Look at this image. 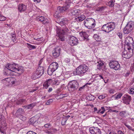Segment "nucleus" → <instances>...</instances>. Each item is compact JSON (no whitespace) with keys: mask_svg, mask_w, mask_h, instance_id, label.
<instances>
[{"mask_svg":"<svg viewBox=\"0 0 134 134\" xmlns=\"http://www.w3.org/2000/svg\"><path fill=\"white\" fill-rule=\"evenodd\" d=\"M67 96L66 94H60V95L58 96V97H59L58 99H62L63 97H66Z\"/></svg>","mask_w":134,"mask_h":134,"instance_id":"37998d69","label":"nucleus"},{"mask_svg":"<svg viewBox=\"0 0 134 134\" xmlns=\"http://www.w3.org/2000/svg\"><path fill=\"white\" fill-rule=\"evenodd\" d=\"M60 22L58 23L62 27H61V29H57V32L59 40L63 41L65 40L64 35L69 31V30L66 26V25L68 23V20L67 18L63 16L60 17Z\"/></svg>","mask_w":134,"mask_h":134,"instance_id":"f257e3e1","label":"nucleus"},{"mask_svg":"<svg viewBox=\"0 0 134 134\" xmlns=\"http://www.w3.org/2000/svg\"><path fill=\"white\" fill-rule=\"evenodd\" d=\"M35 103H32L28 105L27 106V109H31L35 107Z\"/></svg>","mask_w":134,"mask_h":134,"instance_id":"c9c22d12","label":"nucleus"},{"mask_svg":"<svg viewBox=\"0 0 134 134\" xmlns=\"http://www.w3.org/2000/svg\"><path fill=\"white\" fill-rule=\"evenodd\" d=\"M18 118L23 121H25L26 119V117L22 115L20 116V117H18Z\"/></svg>","mask_w":134,"mask_h":134,"instance_id":"79ce46f5","label":"nucleus"},{"mask_svg":"<svg viewBox=\"0 0 134 134\" xmlns=\"http://www.w3.org/2000/svg\"><path fill=\"white\" fill-rule=\"evenodd\" d=\"M118 134H124L120 130H118L117 132Z\"/></svg>","mask_w":134,"mask_h":134,"instance_id":"0e129e2a","label":"nucleus"},{"mask_svg":"<svg viewBox=\"0 0 134 134\" xmlns=\"http://www.w3.org/2000/svg\"><path fill=\"white\" fill-rule=\"evenodd\" d=\"M94 112L97 113V112L98 111V109L97 108L95 107L94 108Z\"/></svg>","mask_w":134,"mask_h":134,"instance_id":"052dcab7","label":"nucleus"},{"mask_svg":"<svg viewBox=\"0 0 134 134\" xmlns=\"http://www.w3.org/2000/svg\"><path fill=\"white\" fill-rule=\"evenodd\" d=\"M51 126V125L49 123L46 124H45L44 126V127L47 128H49Z\"/></svg>","mask_w":134,"mask_h":134,"instance_id":"3c124183","label":"nucleus"},{"mask_svg":"<svg viewBox=\"0 0 134 134\" xmlns=\"http://www.w3.org/2000/svg\"><path fill=\"white\" fill-rule=\"evenodd\" d=\"M18 10L20 12L25 11L26 9V6L23 4H20L18 7Z\"/></svg>","mask_w":134,"mask_h":134,"instance_id":"5701e85b","label":"nucleus"},{"mask_svg":"<svg viewBox=\"0 0 134 134\" xmlns=\"http://www.w3.org/2000/svg\"><path fill=\"white\" fill-rule=\"evenodd\" d=\"M25 101V99H21L18 100L16 102V103L18 104H21Z\"/></svg>","mask_w":134,"mask_h":134,"instance_id":"a19ab883","label":"nucleus"},{"mask_svg":"<svg viewBox=\"0 0 134 134\" xmlns=\"http://www.w3.org/2000/svg\"><path fill=\"white\" fill-rule=\"evenodd\" d=\"M130 74V72L129 71H127L126 73L123 74V75L125 77H127Z\"/></svg>","mask_w":134,"mask_h":134,"instance_id":"603ef678","label":"nucleus"},{"mask_svg":"<svg viewBox=\"0 0 134 134\" xmlns=\"http://www.w3.org/2000/svg\"><path fill=\"white\" fill-rule=\"evenodd\" d=\"M80 11L78 9H76L74 10H72L69 13V14L71 15H79L80 13Z\"/></svg>","mask_w":134,"mask_h":134,"instance_id":"a878e982","label":"nucleus"},{"mask_svg":"<svg viewBox=\"0 0 134 134\" xmlns=\"http://www.w3.org/2000/svg\"><path fill=\"white\" fill-rule=\"evenodd\" d=\"M6 18L1 14L0 12V21H4L6 20Z\"/></svg>","mask_w":134,"mask_h":134,"instance_id":"ea45409f","label":"nucleus"},{"mask_svg":"<svg viewBox=\"0 0 134 134\" xmlns=\"http://www.w3.org/2000/svg\"><path fill=\"white\" fill-rule=\"evenodd\" d=\"M68 42V43L72 46L76 45L78 43V40L76 37L73 36H70Z\"/></svg>","mask_w":134,"mask_h":134,"instance_id":"a211bd4d","label":"nucleus"},{"mask_svg":"<svg viewBox=\"0 0 134 134\" xmlns=\"http://www.w3.org/2000/svg\"><path fill=\"white\" fill-rule=\"evenodd\" d=\"M58 64L55 62L52 63L49 66L47 70L48 74L50 75L52 74L53 72L55 71L58 68Z\"/></svg>","mask_w":134,"mask_h":134,"instance_id":"1a4fd4ad","label":"nucleus"},{"mask_svg":"<svg viewBox=\"0 0 134 134\" xmlns=\"http://www.w3.org/2000/svg\"><path fill=\"white\" fill-rule=\"evenodd\" d=\"M110 67L115 70H118L120 67V65L118 62L116 61H111L109 64Z\"/></svg>","mask_w":134,"mask_h":134,"instance_id":"dca6fc26","label":"nucleus"},{"mask_svg":"<svg viewBox=\"0 0 134 134\" xmlns=\"http://www.w3.org/2000/svg\"><path fill=\"white\" fill-rule=\"evenodd\" d=\"M133 41L132 38L130 37H128L126 38L125 41V46H127L128 51L131 49V47L133 46Z\"/></svg>","mask_w":134,"mask_h":134,"instance_id":"4468645a","label":"nucleus"},{"mask_svg":"<svg viewBox=\"0 0 134 134\" xmlns=\"http://www.w3.org/2000/svg\"><path fill=\"white\" fill-rule=\"evenodd\" d=\"M115 91V90L114 89H110L109 91V92L110 93H114Z\"/></svg>","mask_w":134,"mask_h":134,"instance_id":"13d9d810","label":"nucleus"},{"mask_svg":"<svg viewBox=\"0 0 134 134\" xmlns=\"http://www.w3.org/2000/svg\"><path fill=\"white\" fill-rule=\"evenodd\" d=\"M44 71V68L43 67L38 66L36 70L32 74V79L35 80L39 78L43 74Z\"/></svg>","mask_w":134,"mask_h":134,"instance_id":"6e6552de","label":"nucleus"},{"mask_svg":"<svg viewBox=\"0 0 134 134\" xmlns=\"http://www.w3.org/2000/svg\"><path fill=\"white\" fill-rule=\"evenodd\" d=\"M28 45V47L29 49H32V45L29 44H27Z\"/></svg>","mask_w":134,"mask_h":134,"instance_id":"69168bd1","label":"nucleus"},{"mask_svg":"<svg viewBox=\"0 0 134 134\" xmlns=\"http://www.w3.org/2000/svg\"><path fill=\"white\" fill-rule=\"evenodd\" d=\"M36 19L37 21L42 22L44 24L48 22V20L45 19L44 17L42 16L37 17L36 18Z\"/></svg>","mask_w":134,"mask_h":134,"instance_id":"b1692460","label":"nucleus"},{"mask_svg":"<svg viewBox=\"0 0 134 134\" xmlns=\"http://www.w3.org/2000/svg\"><path fill=\"white\" fill-rule=\"evenodd\" d=\"M131 100V97L128 94H125L122 97L123 102L127 105H129Z\"/></svg>","mask_w":134,"mask_h":134,"instance_id":"f3484780","label":"nucleus"},{"mask_svg":"<svg viewBox=\"0 0 134 134\" xmlns=\"http://www.w3.org/2000/svg\"><path fill=\"white\" fill-rule=\"evenodd\" d=\"M6 125L4 116L2 115L0 116V131L2 133H4Z\"/></svg>","mask_w":134,"mask_h":134,"instance_id":"9d476101","label":"nucleus"},{"mask_svg":"<svg viewBox=\"0 0 134 134\" xmlns=\"http://www.w3.org/2000/svg\"><path fill=\"white\" fill-rule=\"evenodd\" d=\"M114 3L113 1H110L107 3V5L110 7H112L114 5Z\"/></svg>","mask_w":134,"mask_h":134,"instance_id":"4c0bfd02","label":"nucleus"},{"mask_svg":"<svg viewBox=\"0 0 134 134\" xmlns=\"http://www.w3.org/2000/svg\"><path fill=\"white\" fill-rule=\"evenodd\" d=\"M133 25V24L132 22L130 21L129 22L124 29V33L125 34H129L132 30V27Z\"/></svg>","mask_w":134,"mask_h":134,"instance_id":"ddd939ff","label":"nucleus"},{"mask_svg":"<svg viewBox=\"0 0 134 134\" xmlns=\"http://www.w3.org/2000/svg\"><path fill=\"white\" fill-rule=\"evenodd\" d=\"M129 93L131 94H134V86L133 88H131Z\"/></svg>","mask_w":134,"mask_h":134,"instance_id":"a18cd8bd","label":"nucleus"},{"mask_svg":"<svg viewBox=\"0 0 134 134\" xmlns=\"http://www.w3.org/2000/svg\"><path fill=\"white\" fill-rule=\"evenodd\" d=\"M10 82V77L4 79L2 80V82L7 86L11 85Z\"/></svg>","mask_w":134,"mask_h":134,"instance_id":"4be33fe9","label":"nucleus"},{"mask_svg":"<svg viewBox=\"0 0 134 134\" xmlns=\"http://www.w3.org/2000/svg\"><path fill=\"white\" fill-rule=\"evenodd\" d=\"M124 125L127 127V128L129 130H132V131H134V129L131 127V126L128 125L127 124L125 123L124 124Z\"/></svg>","mask_w":134,"mask_h":134,"instance_id":"de8ad7c7","label":"nucleus"},{"mask_svg":"<svg viewBox=\"0 0 134 134\" xmlns=\"http://www.w3.org/2000/svg\"><path fill=\"white\" fill-rule=\"evenodd\" d=\"M52 82L53 81L52 79H50L47 80L46 81L44 82L43 85V88L47 89L51 84Z\"/></svg>","mask_w":134,"mask_h":134,"instance_id":"412c9836","label":"nucleus"},{"mask_svg":"<svg viewBox=\"0 0 134 134\" xmlns=\"http://www.w3.org/2000/svg\"><path fill=\"white\" fill-rule=\"evenodd\" d=\"M85 18V17L84 15H82L80 16L75 17V19L77 21L81 22L84 20Z\"/></svg>","mask_w":134,"mask_h":134,"instance_id":"cd10ccee","label":"nucleus"},{"mask_svg":"<svg viewBox=\"0 0 134 134\" xmlns=\"http://www.w3.org/2000/svg\"><path fill=\"white\" fill-rule=\"evenodd\" d=\"M5 67L8 69H11L12 71L19 75L22 74L24 72L23 68L22 67L19 66L18 64L15 63L7 64L5 65Z\"/></svg>","mask_w":134,"mask_h":134,"instance_id":"f03ea898","label":"nucleus"},{"mask_svg":"<svg viewBox=\"0 0 134 134\" xmlns=\"http://www.w3.org/2000/svg\"><path fill=\"white\" fill-rule=\"evenodd\" d=\"M105 97V96H103V95H101L98 97V98L99 99H102L104 98Z\"/></svg>","mask_w":134,"mask_h":134,"instance_id":"bf43d9fd","label":"nucleus"},{"mask_svg":"<svg viewBox=\"0 0 134 134\" xmlns=\"http://www.w3.org/2000/svg\"><path fill=\"white\" fill-rule=\"evenodd\" d=\"M53 89L52 88L50 87L49 88L48 90V92H50Z\"/></svg>","mask_w":134,"mask_h":134,"instance_id":"338daca9","label":"nucleus"},{"mask_svg":"<svg viewBox=\"0 0 134 134\" xmlns=\"http://www.w3.org/2000/svg\"><path fill=\"white\" fill-rule=\"evenodd\" d=\"M117 35L120 38H122V33L121 31L117 33Z\"/></svg>","mask_w":134,"mask_h":134,"instance_id":"c03bdc74","label":"nucleus"},{"mask_svg":"<svg viewBox=\"0 0 134 134\" xmlns=\"http://www.w3.org/2000/svg\"><path fill=\"white\" fill-rule=\"evenodd\" d=\"M89 131L91 134H101L100 130L97 127H90Z\"/></svg>","mask_w":134,"mask_h":134,"instance_id":"6ab92c4d","label":"nucleus"},{"mask_svg":"<svg viewBox=\"0 0 134 134\" xmlns=\"http://www.w3.org/2000/svg\"><path fill=\"white\" fill-rule=\"evenodd\" d=\"M93 37L94 39L97 41L99 42L101 40V39L100 38L99 36H98L97 34H94L93 36Z\"/></svg>","mask_w":134,"mask_h":134,"instance_id":"72a5a7b5","label":"nucleus"},{"mask_svg":"<svg viewBox=\"0 0 134 134\" xmlns=\"http://www.w3.org/2000/svg\"><path fill=\"white\" fill-rule=\"evenodd\" d=\"M126 113V111H122L120 112V115L122 116H123Z\"/></svg>","mask_w":134,"mask_h":134,"instance_id":"5fc2aeb1","label":"nucleus"},{"mask_svg":"<svg viewBox=\"0 0 134 134\" xmlns=\"http://www.w3.org/2000/svg\"><path fill=\"white\" fill-rule=\"evenodd\" d=\"M61 48L60 47H56L53 53V55L55 58L59 57L60 53Z\"/></svg>","mask_w":134,"mask_h":134,"instance_id":"aec40b11","label":"nucleus"},{"mask_svg":"<svg viewBox=\"0 0 134 134\" xmlns=\"http://www.w3.org/2000/svg\"><path fill=\"white\" fill-rule=\"evenodd\" d=\"M24 113V110L22 108H19L16 111V112L15 113V115L16 117L17 118L20 117Z\"/></svg>","mask_w":134,"mask_h":134,"instance_id":"393cba45","label":"nucleus"},{"mask_svg":"<svg viewBox=\"0 0 134 134\" xmlns=\"http://www.w3.org/2000/svg\"><path fill=\"white\" fill-rule=\"evenodd\" d=\"M27 134H37L36 133L32 131H29L27 132Z\"/></svg>","mask_w":134,"mask_h":134,"instance_id":"6e6d98bb","label":"nucleus"},{"mask_svg":"<svg viewBox=\"0 0 134 134\" xmlns=\"http://www.w3.org/2000/svg\"><path fill=\"white\" fill-rule=\"evenodd\" d=\"M98 64L97 65V67L98 69H100L104 65V63L101 62H98Z\"/></svg>","mask_w":134,"mask_h":134,"instance_id":"2f4dec72","label":"nucleus"},{"mask_svg":"<svg viewBox=\"0 0 134 134\" xmlns=\"http://www.w3.org/2000/svg\"><path fill=\"white\" fill-rule=\"evenodd\" d=\"M70 59L68 58H65V59L64 60V61L65 62L67 63H69L70 62Z\"/></svg>","mask_w":134,"mask_h":134,"instance_id":"864d4df0","label":"nucleus"},{"mask_svg":"<svg viewBox=\"0 0 134 134\" xmlns=\"http://www.w3.org/2000/svg\"><path fill=\"white\" fill-rule=\"evenodd\" d=\"M42 62H43V59H41L40 60V61H39V62L38 64V65L39 66H40V65H41V64L42 63Z\"/></svg>","mask_w":134,"mask_h":134,"instance_id":"e2e57ef3","label":"nucleus"},{"mask_svg":"<svg viewBox=\"0 0 134 134\" xmlns=\"http://www.w3.org/2000/svg\"><path fill=\"white\" fill-rule=\"evenodd\" d=\"M101 109L102 110V111H101V114H103L105 111V110L104 107H101Z\"/></svg>","mask_w":134,"mask_h":134,"instance_id":"4d7b16f0","label":"nucleus"},{"mask_svg":"<svg viewBox=\"0 0 134 134\" xmlns=\"http://www.w3.org/2000/svg\"><path fill=\"white\" fill-rule=\"evenodd\" d=\"M68 86L69 90L73 91L78 88L79 84L76 81H72L69 82Z\"/></svg>","mask_w":134,"mask_h":134,"instance_id":"f8f14e48","label":"nucleus"},{"mask_svg":"<svg viewBox=\"0 0 134 134\" xmlns=\"http://www.w3.org/2000/svg\"><path fill=\"white\" fill-rule=\"evenodd\" d=\"M59 12H58V11L57 10L54 14V16L55 18H58L60 17V15H59L58 13Z\"/></svg>","mask_w":134,"mask_h":134,"instance_id":"49530a36","label":"nucleus"},{"mask_svg":"<svg viewBox=\"0 0 134 134\" xmlns=\"http://www.w3.org/2000/svg\"><path fill=\"white\" fill-rule=\"evenodd\" d=\"M86 98L89 101H92L94 100L96 97L91 94H90L86 97Z\"/></svg>","mask_w":134,"mask_h":134,"instance_id":"7c9ffc66","label":"nucleus"},{"mask_svg":"<svg viewBox=\"0 0 134 134\" xmlns=\"http://www.w3.org/2000/svg\"><path fill=\"white\" fill-rule=\"evenodd\" d=\"M106 8V7H105L102 6L99 7L97 9V11L101 12L104 11Z\"/></svg>","mask_w":134,"mask_h":134,"instance_id":"f704fd0d","label":"nucleus"},{"mask_svg":"<svg viewBox=\"0 0 134 134\" xmlns=\"http://www.w3.org/2000/svg\"><path fill=\"white\" fill-rule=\"evenodd\" d=\"M85 87V86H84L82 87H80L79 89V91H81L82 89H83Z\"/></svg>","mask_w":134,"mask_h":134,"instance_id":"774afa93","label":"nucleus"},{"mask_svg":"<svg viewBox=\"0 0 134 134\" xmlns=\"http://www.w3.org/2000/svg\"><path fill=\"white\" fill-rule=\"evenodd\" d=\"M84 25L88 29H92L94 28L96 25L95 20L92 18H87L84 21Z\"/></svg>","mask_w":134,"mask_h":134,"instance_id":"39448f33","label":"nucleus"},{"mask_svg":"<svg viewBox=\"0 0 134 134\" xmlns=\"http://www.w3.org/2000/svg\"><path fill=\"white\" fill-rule=\"evenodd\" d=\"M10 38L12 39V40L14 42L16 41V38L15 35L14 34H11L10 35Z\"/></svg>","mask_w":134,"mask_h":134,"instance_id":"e433bc0d","label":"nucleus"},{"mask_svg":"<svg viewBox=\"0 0 134 134\" xmlns=\"http://www.w3.org/2000/svg\"><path fill=\"white\" fill-rule=\"evenodd\" d=\"M44 71V68L43 67L38 66L36 70L32 74V79L35 80L39 78L43 74Z\"/></svg>","mask_w":134,"mask_h":134,"instance_id":"0eeeda50","label":"nucleus"},{"mask_svg":"<svg viewBox=\"0 0 134 134\" xmlns=\"http://www.w3.org/2000/svg\"><path fill=\"white\" fill-rule=\"evenodd\" d=\"M10 69H8L7 68H6V67H5V72L4 73V75H8L12 74V72L13 71Z\"/></svg>","mask_w":134,"mask_h":134,"instance_id":"c85d7f7f","label":"nucleus"},{"mask_svg":"<svg viewBox=\"0 0 134 134\" xmlns=\"http://www.w3.org/2000/svg\"><path fill=\"white\" fill-rule=\"evenodd\" d=\"M57 131L56 129L51 128L48 130H46L45 132L48 134H54Z\"/></svg>","mask_w":134,"mask_h":134,"instance_id":"bb28decb","label":"nucleus"},{"mask_svg":"<svg viewBox=\"0 0 134 134\" xmlns=\"http://www.w3.org/2000/svg\"><path fill=\"white\" fill-rule=\"evenodd\" d=\"M70 3L69 0H66L65 5L63 7L58 6L57 8V10L59 12H63L67 10L70 6Z\"/></svg>","mask_w":134,"mask_h":134,"instance_id":"9b49d317","label":"nucleus"},{"mask_svg":"<svg viewBox=\"0 0 134 134\" xmlns=\"http://www.w3.org/2000/svg\"><path fill=\"white\" fill-rule=\"evenodd\" d=\"M122 95V93L121 92L119 93L115 97V99H116L120 98Z\"/></svg>","mask_w":134,"mask_h":134,"instance_id":"58836bf2","label":"nucleus"},{"mask_svg":"<svg viewBox=\"0 0 134 134\" xmlns=\"http://www.w3.org/2000/svg\"><path fill=\"white\" fill-rule=\"evenodd\" d=\"M80 34L81 35H82V36L83 37V39L85 41H87L88 40V35L86 32H81Z\"/></svg>","mask_w":134,"mask_h":134,"instance_id":"c756f323","label":"nucleus"},{"mask_svg":"<svg viewBox=\"0 0 134 134\" xmlns=\"http://www.w3.org/2000/svg\"><path fill=\"white\" fill-rule=\"evenodd\" d=\"M67 120V119L66 118H63L62 120V124L63 125H65V122H66Z\"/></svg>","mask_w":134,"mask_h":134,"instance_id":"09e8293b","label":"nucleus"},{"mask_svg":"<svg viewBox=\"0 0 134 134\" xmlns=\"http://www.w3.org/2000/svg\"><path fill=\"white\" fill-rule=\"evenodd\" d=\"M44 71V68L43 67L38 66L36 70L32 74V79L35 80L39 78L43 74Z\"/></svg>","mask_w":134,"mask_h":134,"instance_id":"423d86ee","label":"nucleus"},{"mask_svg":"<svg viewBox=\"0 0 134 134\" xmlns=\"http://www.w3.org/2000/svg\"><path fill=\"white\" fill-rule=\"evenodd\" d=\"M115 24L114 22L108 23L103 25L102 30L105 32L109 33L115 29Z\"/></svg>","mask_w":134,"mask_h":134,"instance_id":"7ed1b4c3","label":"nucleus"},{"mask_svg":"<svg viewBox=\"0 0 134 134\" xmlns=\"http://www.w3.org/2000/svg\"><path fill=\"white\" fill-rule=\"evenodd\" d=\"M11 79V85H13L17 83V81L16 79L14 77H10Z\"/></svg>","mask_w":134,"mask_h":134,"instance_id":"473e14b6","label":"nucleus"},{"mask_svg":"<svg viewBox=\"0 0 134 134\" xmlns=\"http://www.w3.org/2000/svg\"><path fill=\"white\" fill-rule=\"evenodd\" d=\"M53 101V100L52 99H50L48 100L46 103V104L47 105H49L50 103H51Z\"/></svg>","mask_w":134,"mask_h":134,"instance_id":"8fccbe9b","label":"nucleus"},{"mask_svg":"<svg viewBox=\"0 0 134 134\" xmlns=\"http://www.w3.org/2000/svg\"><path fill=\"white\" fill-rule=\"evenodd\" d=\"M131 49H130L129 51H128V49H127V51L126 50L124 51L122 53V57L126 59L130 58L132 56V50L131 49V51H130Z\"/></svg>","mask_w":134,"mask_h":134,"instance_id":"2eb2a0df","label":"nucleus"},{"mask_svg":"<svg viewBox=\"0 0 134 134\" xmlns=\"http://www.w3.org/2000/svg\"><path fill=\"white\" fill-rule=\"evenodd\" d=\"M97 77H98V78H99L100 79H103L104 81V80L103 79V77L101 75H99L98 76H97Z\"/></svg>","mask_w":134,"mask_h":134,"instance_id":"680f3d73","label":"nucleus"},{"mask_svg":"<svg viewBox=\"0 0 134 134\" xmlns=\"http://www.w3.org/2000/svg\"><path fill=\"white\" fill-rule=\"evenodd\" d=\"M88 67L85 65H80L76 68L75 71L76 74L82 76L88 70Z\"/></svg>","mask_w":134,"mask_h":134,"instance_id":"20e7f679","label":"nucleus"}]
</instances>
